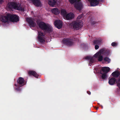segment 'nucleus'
I'll return each instance as SVG.
<instances>
[{"instance_id": "obj_33", "label": "nucleus", "mask_w": 120, "mask_h": 120, "mask_svg": "<svg viewBox=\"0 0 120 120\" xmlns=\"http://www.w3.org/2000/svg\"><path fill=\"white\" fill-rule=\"evenodd\" d=\"M92 57L90 56H87L85 57L84 58L86 59L90 60Z\"/></svg>"}, {"instance_id": "obj_32", "label": "nucleus", "mask_w": 120, "mask_h": 120, "mask_svg": "<svg viewBox=\"0 0 120 120\" xmlns=\"http://www.w3.org/2000/svg\"><path fill=\"white\" fill-rule=\"evenodd\" d=\"M83 14H82L80 15H79V16L77 17V18L78 19H80L82 17H83Z\"/></svg>"}, {"instance_id": "obj_8", "label": "nucleus", "mask_w": 120, "mask_h": 120, "mask_svg": "<svg viewBox=\"0 0 120 120\" xmlns=\"http://www.w3.org/2000/svg\"><path fill=\"white\" fill-rule=\"evenodd\" d=\"M18 83V85L15 84V85L16 86H22L24 85H25L26 84V82H25L24 79L21 77H19L17 81Z\"/></svg>"}, {"instance_id": "obj_31", "label": "nucleus", "mask_w": 120, "mask_h": 120, "mask_svg": "<svg viewBox=\"0 0 120 120\" xmlns=\"http://www.w3.org/2000/svg\"><path fill=\"white\" fill-rule=\"evenodd\" d=\"M91 25H94V24L97 23V22L94 21H93L91 20Z\"/></svg>"}, {"instance_id": "obj_1", "label": "nucleus", "mask_w": 120, "mask_h": 120, "mask_svg": "<svg viewBox=\"0 0 120 120\" xmlns=\"http://www.w3.org/2000/svg\"><path fill=\"white\" fill-rule=\"evenodd\" d=\"M38 24L39 28L41 30L48 33L52 31V27L49 24H46L43 22H40Z\"/></svg>"}, {"instance_id": "obj_22", "label": "nucleus", "mask_w": 120, "mask_h": 120, "mask_svg": "<svg viewBox=\"0 0 120 120\" xmlns=\"http://www.w3.org/2000/svg\"><path fill=\"white\" fill-rule=\"evenodd\" d=\"M51 11L55 15L58 14L60 13L59 10L56 8H53L52 9Z\"/></svg>"}, {"instance_id": "obj_26", "label": "nucleus", "mask_w": 120, "mask_h": 120, "mask_svg": "<svg viewBox=\"0 0 120 120\" xmlns=\"http://www.w3.org/2000/svg\"><path fill=\"white\" fill-rule=\"evenodd\" d=\"M117 86L120 88V77L119 78L118 80L116 81Z\"/></svg>"}, {"instance_id": "obj_23", "label": "nucleus", "mask_w": 120, "mask_h": 120, "mask_svg": "<svg viewBox=\"0 0 120 120\" xmlns=\"http://www.w3.org/2000/svg\"><path fill=\"white\" fill-rule=\"evenodd\" d=\"M61 14L62 15L64 18L66 15H67V12L64 9H62L61 11Z\"/></svg>"}, {"instance_id": "obj_27", "label": "nucleus", "mask_w": 120, "mask_h": 120, "mask_svg": "<svg viewBox=\"0 0 120 120\" xmlns=\"http://www.w3.org/2000/svg\"><path fill=\"white\" fill-rule=\"evenodd\" d=\"M104 49V51L103 53H104L106 55H108L109 54V50H105Z\"/></svg>"}, {"instance_id": "obj_21", "label": "nucleus", "mask_w": 120, "mask_h": 120, "mask_svg": "<svg viewBox=\"0 0 120 120\" xmlns=\"http://www.w3.org/2000/svg\"><path fill=\"white\" fill-rule=\"evenodd\" d=\"M120 75V72L117 71H116L114 72L112 74L113 76L116 78L118 77Z\"/></svg>"}, {"instance_id": "obj_38", "label": "nucleus", "mask_w": 120, "mask_h": 120, "mask_svg": "<svg viewBox=\"0 0 120 120\" xmlns=\"http://www.w3.org/2000/svg\"><path fill=\"white\" fill-rule=\"evenodd\" d=\"M98 107L97 108V109H98Z\"/></svg>"}, {"instance_id": "obj_12", "label": "nucleus", "mask_w": 120, "mask_h": 120, "mask_svg": "<svg viewBox=\"0 0 120 120\" xmlns=\"http://www.w3.org/2000/svg\"><path fill=\"white\" fill-rule=\"evenodd\" d=\"M26 21L28 22L30 27H34L36 26V24L33 20L30 18H27L26 19Z\"/></svg>"}, {"instance_id": "obj_6", "label": "nucleus", "mask_w": 120, "mask_h": 120, "mask_svg": "<svg viewBox=\"0 0 120 120\" xmlns=\"http://www.w3.org/2000/svg\"><path fill=\"white\" fill-rule=\"evenodd\" d=\"M38 34L37 38L38 41L41 44H43L45 42V34H44L41 31H38Z\"/></svg>"}, {"instance_id": "obj_16", "label": "nucleus", "mask_w": 120, "mask_h": 120, "mask_svg": "<svg viewBox=\"0 0 120 120\" xmlns=\"http://www.w3.org/2000/svg\"><path fill=\"white\" fill-rule=\"evenodd\" d=\"M102 39L101 38H99L98 39H96L95 40L93 41V44L94 45H100L102 43Z\"/></svg>"}, {"instance_id": "obj_9", "label": "nucleus", "mask_w": 120, "mask_h": 120, "mask_svg": "<svg viewBox=\"0 0 120 120\" xmlns=\"http://www.w3.org/2000/svg\"><path fill=\"white\" fill-rule=\"evenodd\" d=\"M74 7L77 10H81L82 7V4L80 0H78L74 4Z\"/></svg>"}, {"instance_id": "obj_36", "label": "nucleus", "mask_w": 120, "mask_h": 120, "mask_svg": "<svg viewBox=\"0 0 120 120\" xmlns=\"http://www.w3.org/2000/svg\"><path fill=\"white\" fill-rule=\"evenodd\" d=\"M3 2V1L2 0H0V4H1Z\"/></svg>"}, {"instance_id": "obj_35", "label": "nucleus", "mask_w": 120, "mask_h": 120, "mask_svg": "<svg viewBox=\"0 0 120 120\" xmlns=\"http://www.w3.org/2000/svg\"><path fill=\"white\" fill-rule=\"evenodd\" d=\"M87 93L89 94L90 95L91 94V92L89 91H87Z\"/></svg>"}, {"instance_id": "obj_11", "label": "nucleus", "mask_w": 120, "mask_h": 120, "mask_svg": "<svg viewBox=\"0 0 120 120\" xmlns=\"http://www.w3.org/2000/svg\"><path fill=\"white\" fill-rule=\"evenodd\" d=\"M103 0H88L91 6H95L98 5L99 2H101Z\"/></svg>"}, {"instance_id": "obj_28", "label": "nucleus", "mask_w": 120, "mask_h": 120, "mask_svg": "<svg viewBox=\"0 0 120 120\" xmlns=\"http://www.w3.org/2000/svg\"><path fill=\"white\" fill-rule=\"evenodd\" d=\"M16 87H18L16 88L15 89V90L17 91H20L21 90V89L20 88V87L21 86H17Z\"/></svg>"}, {"instance_id": "obj_15", "label": "nucleus", "mask_w": 120, "mask_h": 120, "mask_svg": "<svg viewBox=\"0 0 120 120\" xmlns=\"http://www.w3.org/2000/svg\"><path fill=\"white\" fill-rule=\"evenodd\" d=\"M28 75L30 76L33 75L37 78H38V75L35 71H29L28 72Z\"/></svg>"}, {"instance_id": "obj_25", "label": "nucleus", "mask_w": 120, "mask_h": 120, "mask_svg": "<svg viewBox=\"0 0 120 120\" xmlns=\"http://www.w3.org/2000/svg\"><path fill=\"white\" fill-rule=\"evenodd\" d=\"M104 60L105 61L107 62L108 63H110V59L108 57H105L104 59Z\"/></svg>"}, {"instance_id": "obj_2", "label": "nucleus", "mask_w": 120, "mask_h": 120, "mask_svg": "<svg viewBox=\"0 0 120 120\" xmlns=\"http://www.w3.org/2000/svg\"><path fill=\"white\" fill-rule=\"evenodd\" d=\"M8 8L12 10L15 9L21 11H25L24 8H22L20 4L15 2H11L10 4L8 6Z\"/></svg>"}, {"instance_id": "obj_3", "label": "nucleus", "mask_w": 120, "mask_h": 120, "mask_svg": "<svg viewBox=\"0 0 120 120\" xmlns=\"http://www.w3.org/2000/svg\"><path fill=\"white\" fill-rule=\"evenodd\" d=\"M83 23L81 21H73L70 24L71 28L75 30H79L82 26Z\"/></svg>"}, {"instance_id": "obj_14", "label": "nucleus", "mask_w": 120, "mask_h": 120, "mask_svg": "<svg viewBox=\"0 0 120 120\" xmlns=\"http://www.w3.org/2000/svg\"><path fill=\"white\" fill-rule=\"evenodd\" d=\"M75 15L72 13H70L67 14L64 19L68 20H70L73 18Z\"/></svg>"}, {"instance_id": "obj_30", "label": "nucleus", "mask_w": 120, "mask_h": 120, "mask_svg": "<svg viewBox=\"0 0 120 120\" xmlns=\"http://www.w3.org/2000/svg\"><path fill=\"white\" fill-rule=\"evenodd\" d=\"M111 45L112 46L114 47V46H116L117 45V44L116 42H113L111 44Z\"/></svg>"}, {"instance_id": "obj_17", "label": "nucleus", "mask_w": 120, "mask_h": 120, "mask_svg": "<svg viewBox=\"0 0 120 120\" xmlns=\"http://www.w3.org/2000/svg\"><path fill=\"white\" fill-rule=\"evenodd\" d=\"M116 80L115 78L112 77L110 79H109V85H114L115 83L116 82Z\"/></svg>"}, {"instance_id": "obj_10", "label": "nucleus", "mask_w": 120, "mask_h": 120, "mask_svg": "<svg viewBox=\"0 0 120 120\" xmlns=\"http://www.w3.org/2000/svg\"><path fill=\"white\" fill-rule=\"evenodd\" d=\"M62 42L64 44H65L67 46H71L73 44L72 40L71 39L67 38L63 39Z\"/></svg>"}, {"instance_id": "obj_24", "label": "nucleus", "mask_w": 120, "mask_h": 120, "mask_svg": "<svg viewBox=\"0 0 120 120\" xmlns=\"http://www.w3.org/2000/svg\"><path fill=\"white\" fill-rule=\"evenodd\" d=\"M95 59L94 58H93L92 57L90 60L89 62V65L91 66L92 64L95 61Z\"/></svg>"}, {"instance_id": "obj_7", "label": "nucleus", "mask_w": 120, "mask_h": 120, "mask_svg": "<svg viewBox=\"0 0 120 120\" xmlns=\"http://www.w3.org/2000/svg\"><path fill=\"white\" fill-rule=\"evenodd\" d=\"M104 51V49H101L94 55V57L97 58L98 61H102L103 59V57L101 55L103 54Z\"/></svg>"}, {"instance_id": "obj_19", "label": "nucleus", "mask_w": 120, "mask_h": 120, "mask_svg": "<svg viewBox=\"0 0 120 120\" xmlns=\"http://www.w3.org/2000/svg\"><path fill=\"white\" fill-rule=\"evenodd\" d=\"M36 6L38 7L41 5V3L39 0H31Z\"/></svg>"}, {"instance_id": "obj_34", "label": "nucleus", "mask_w": 120, "mask_h": 120, "mask_svg": "<svg viewBox=\"0 0 120 120\" xmlns=\"http://www.w3.org/2000/svg\"><path fill=\"white\" fill-rule=\"evenodd\" d=\"M95 45V49L97 50L99 48V46L98 45Z\"/></svg>"}, {"instance_id": "obj_29", "label": "nucleus", "mask_w": 120, "mask_h": 120, "mask_svg": "<svg viewBox=\"0 0 120 120\" xmlns=\"http://www.w3.org/2000/svg\"><path fill=\"white\" fill-rule=\"evenodd\" d=\"M77 0H69V1L70 3L73 4L74 3H75V2H76Z\"/></svg>"}, {"instance_id": "obj_37", "label": "nucleus", "mask_w": 120, "mask_h": 120, "mask_svg": "<svg viewBox=\"0 0 120 120\" xmlns=\"http://www.w3.org/2000/svg\"><path fill=\"white\" fill-rule=\"evenodd\" d=\"M101 105V108L102 109L103 108V107Z\"/></svg>"}, {"instance_id": "obj_18", "label": "nucleus", "mask_w": 120, "mask_h": 120, "mask_svg": "<svg viewBox=\"0 0 120 120\" xmlns=\"http://www.w3.org/2000/svg\"><path fill=\"white\" fill-rule=\"evenodd\" d=\"M0 20L3 23H7L8 22V15L1 16L0 18Z\"/></svg>"}, {"instance_id": "obj_13", "label": "nucleus", "mask_w": 120, "mask_h": 120, "mask_svg": "<svg viewBox=\"0 0 120 120\" xmlns=\"http://www.w3.org/2000/svg\"><path fill=\"white\" fill-rule=\"evenodd\" d=\"M55 26L58 29L61 28L63 24L62 21L59 20H57L54 22Z\"/></svg>"}, {"instance_id": "obj_4", "label": "nucleus", "mask_w": 120, "mask_h": 120, "mask_svg": "<svg viewBox=\"0 0 120 120\" xmlns=\"http://www.w3.org/2000/svg\"><path fill=\"white\" fill-rule=\"evenodd\" d=\"M110 68L107 67H105L102 68L100 71V73L101 74V78L102 79H106L107 78V74L109 72Z\"/></svg>"}, {"instance_id": "obj_5", "label": "nucleus", "mask_w": 120, "mask_h": 120, "mask_svg": "<svg viewBox=\"0 0 120 120\" xmlns=\"http://www.w3.org/2000/svg\"><path fill=\"white\" fill-rule=\"evenodd\" d=\"M19 17L17 15L8 13V21L13 22H16L19 21Z\"/></svg>"}, {"instance_id": "obj_20", "label": "nucleus", "mask_w": 120, "mask_h": 120, "mask_svg": "<svg viewBox=\"0 0 120 120\" xmlns=\"http://www.w3.org/2000/svg\"><path fill=\"white\" fill-rule=\"evenodd\" d=\"M48 3L50 6L53 7L56 5V2L55 0H49Z\"/></svg>"}]
</instances>
